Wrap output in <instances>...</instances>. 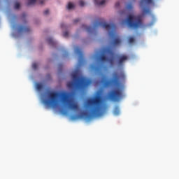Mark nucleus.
Wrapping results in <instances>:
<instances>
[{"label": "nucleus", "mask_w": 179, "mask_h": 179, "mask_svg": "<svg viewBox=\"0 0 179 179\" xmlns=\"http://www.w3.org/2000/svg\"><path fill=\"white\" fill-rule=\"evenodd\" d=\"M52 57H53V59H57L58 58V54L53 53Z\"/></svg>", "instance_id": "a878e982"}, {"label": "nucleus", "mask_w": 179, "mask_h": 179, "mask_svg": "<svg viewBox=\"0 0 179 179\" xmlns=\"http://www.w3.org/2000/svg\"><path fill=\"white\" fill-rule=\"evenodd\" d=\"M42 103L48 108L58 110L62 115H69L70 120H85L90 121L93 118L101 117L107 108L104 106L95 107L91 110H86L81 113H79L80 108L76 99H71L69 102H61V92L57 90H51L46 88L42 94Z\"/></svg>", "instance_id": "f03ea898"}, {"label": "nucleus", "mask_w": 179, "mask_h": 179, "mask_svg": "<svg viewBox=\"0 0 179 179\" xmlns=\"http://www.w3.org/2000/svg\"><path fill=\"white\" fill-rule=\"evenodd\" d=\"M45 80H46V82H51V80H52V78L51 77V74L48 73L45 76Z\"/></svg>", "instance_id": "dca6fc26"}, {"label": "nucleus", "mask_w": 179, "mask_h": 179, "mask_svg": "<svg viewBox=\"0 0 179 179\" xmlns=\"http://www.w3.org/2000/svg\"><path fill=\"white\" fill-rule=\"evenodd\" d=\"M73 8H75V4L72 3L71 2L69 3L67 5V9L69 10H71V9H73Z\"/></svg>", "instance_id": "2eb2a0df"}, {"label": "nucleus", "mask_w": 179, "mask_h": 179, "mask_svg": "<svg viewBox=\"0 0 179 179\" xmlns=\"http://www.w3.org/2000/svg\"><path fill=\"white\" fill-rule=\"evenodd\" d=\"M120 24L124 27H127L130 30H138L140 27H143L142 17L135 16L128 14L124 18L120 20Z\"/></svg>", "instance_id": "20e7f679"}, {"label": "nucleus", "mask_w": 179, "mask_h": 179, "mask_svg": "<svg viewBox=\"0 0 179 179\" xmlns=\"http://www.w3.org/2000/svg\"><path fill=\"white\" fill-rule=\"evenodd\" d=\"M60 27H61V29H68V26H66L64 23H61Z\"/></svg>", "instance_id": "5701e85b"}, {"label": "nucleus", "mask_w": 179, "mask_h": 179, "mask_svg": "<svg viewBox=\"0 0 179 179\" xmlns=\"http://www.w3.org/2000/svg\"><path fill=\"white\" fill-rule=\"evenodd\" d=\"M22 31H24V33H29V31H30V28L20 25L17 27V31H13L11 34V36L13 38H19L20 37V33Z\"/></svg>", "instance_id": "423d86ee"}, {"label": "nucleus", "mask_w": 179, "mask_h": 179, "mask_svg": "<svg viewBox=\"0 0 179 179\" xmlns=\"http://www.w3.org/2000/svg\"><path fill=\"white\" fill-rule=\"evenodd\" d=\"M97 94H99V92H96Z\"/></svg>", "instance_id": "473e14b6"}, {"label": "nucleus", "mask_w": 179, "mask_h": 179, "mask_svg": "<svg viewBox=\"0 0 179 179\" xmlns=\"http://www.w3.org/2000/svg\"><path fill=\"white\" fill-rule=\"evenodd\" d=\"M62 36L65 38H68V37H69V32L68 31H65L63 32Z\"/></svg>", "instance_id": "6ab92c4d"}, {"label": "nucleus", "mask_w": 179, "mask_h": 179, "mask_svg": "<svg viewBox=\"0 0 179 179\" xmlns=\"http://www.w3.org/2000/svg\"><path fill=\"white\" fill-rule=\"evenodd\" d=\"M13 29H14L15 30L17 29V27L16 26V24L13 25Z\"/></svg>", "instance_id": "c85d7f7f"}, {"label": "nucleus", "mask_w": 179, "mask_h": 179, "mask_svg": "<svg viewBox=\"0 0 179 179\" xmlns=\"http://www.w3.org/2000/svg\"><path fill=\"white\" fill-rule=\"evenodd\" d=\"M22 19H26V13H23L22 14Z\"/></svg>", "instance_id": "cd10ccee"}, {"label": "nucleus", "mask_w": 179, "mask_h": 179, "mask_svg": "<svg viewBox=\"0 0 179 179\" xmlns=\"http://www.w3.org/2000/svg\"><path fill=\"white\" fill-rule=\"evenodd\" d=\"M50 68L48 66H45V69H48Z\"/></svg>", "instance_id": "7c9ffc66"}, {"label": "nucleus", "mask_w": 179, "mask_h": 179, "mask_svg": "<svg viewBox=\"0 0 179 179\" xmlns=\"http://www.w3.org/2000/svg\"><path fill=\"white\" fill-rule=\"evenodd\" d=\"M155 23H156V17H155V16H152L151 22L148 23L147 26L148 27H150V26H153Z\"/></svg>", "instance_id": "f8f14e48"}, {"label": "nucleus", "mask_w": 179, "mask_h": 179, "mask_svg": "<svg viewBox=\"0 0 179 179\" xmlns=\"http://www.w3.org/2000/svg\"><path fill=\"white\" fill-rule=\"evenodd\" d=\"M63 68H64V65L62 64V63L59 64V67H58L59 73H62Z\"/></svg>", "instance_id": "a211bd4d"}, {"label": "nucleus", "mask_w": 179, "mask_h": 179, "mask_svg": "<svg viewBox=\"0 0 179 179\" xmlns=\"http://www.w3.org/2000/svg\"><path fill=\"white\" fill-rule=\"evenodd\" d=\"M134 41H135V38L134 36H131L129 38V43L130 44H132V43H134Z\"/></svg>", "instance_id": "412c9836"}, {"label": "nucleus", "mask_w": 179, "mask_h": 179, "mask_svg": "<svg viewBox=\"0 0 179 179\" xmlns=\"http://www.w3.org/2000/svg\"><path fill=\"white\" fill-rule=\"evenodd\" d=\"M59 51H62V58H64V59H66V58H69V53L66 51V50H65V48L62 47L59 49Z\"/></svg>", "instance_id": "9d476101"}, {"label": "nucleus", "mask_w": 179, "mask_h": 179, "mask_svg": "<svg viewBox=\"0 0 179 179\" xmlns=\"http://www.w3.org/2000/svg\"><path fill=\"white\" fill-rule=\"evenodd\" d=\"M120 6H121V3H120V1H117L115 4V8H116V9H120Z\"/></svg>", "instance_id": "4be33fe9"}, {"label": "nucleus", "mask_w": 179, "mask_h": 179, "mask_svg": "<svg viewBox=\"0 0 179 179\" xmlns=\"http://www.w3.org/2000/svg\"><path fill=\"white\" fill-rule=\"evenodd\" d=\"M38 68V66L37 65V63L32 64V69L34 71H37V69Z\"/></svg>", "instance_id": "aec40b11"}, {"label": "nucleus", "mask_w": 179, "mask_h": 179, "mask_svg": "<svg viewBox=\"0 0 179 179\" xmlns=\"http://www.w3.org/2000/svg\"><path fill=\"white\" fill-rule=\"evenodd\" d=\"M126 9L127 10H132V9H134V6H132V3H128L126 6Z\"/></svg>", "instance_id": "4468645a"}, {"label": "nucleus", "mask_w": 179, "mask_h": 179, "mask_svg": "<svg viewBox=\"0 0 179 179\" xmlns=\"http://www.w3.org/2000/svg\"><path fill=\"white\" fill-rule=\"evenodd\" d=\"M76 55L78 56V63L76 70L71 73V80L67 82L66 87L71 93H77L80 100H83L85 97V92L90 85H92V79L83 76L80 73V67L85 65V59H83V53L79 48L75 49Z\"/></svg>", "instance_id": "7ed1b4c3"}, {"label": "nucleus", "mask_w": 179, "mask_h": 179, "mask_svg": "<svg viewBox=\"0 0 179 179\" xmlns=\"http://www.w3.org/2000/svg\"><path fill=\"white\" fill-rule=\"evenodd\" d=\"M35 89L37 92H43V90L45 89V85L43 83H36Z\"/></svg>", "instance_id": "6e6552de"}, {"label": "nucleus", "mask_w": 179, "mask_h": 179, "mask_svg": "<svg viewBox=\"0 0 179 179\" xmlns=\"http://www.w3.org/2000/svg\"><path fill=\"white\" fill-rule=\"evenodd\" d=\"M99 27L107 29L108 36L110 38V46L103 47L96 51L93 55L94 62L90 65V70L96 76H99L98 83L101 86H105V87L115 86V87L110 88L108 96L110 101L117 103L122 99V90L124 89V86L120 83V75L118 73L114 72L112 77H108L106 76L104 72L108 69L107 64L109 65L110 68L113 67L115 59H117V64L121 66L124 61L128 59V57L127 55L118 56L114 52V48L121 43V40L115 34V24L114 23L108 24L104 21L96 20L92 27L85 24L81 25V28L89 34H94Z\"/></svg>", "instance_id": "f257e3e1"}, {"label": "nucleus", "mask_w": 179, "mask_h": 179, "mask_svg": "<svg viewBox=\"0 0 179 179\" xmlns=\"http://www.w3.org/2000/svg\"><path fill=\"white\" fill-rule=\"evenodd\" d=\"M78 22H80V19L76 18V19L73 20L74 24H76V23H78Z\"/></svg>", "instance_id": "393cba45"}, {"label": "nucleus", "mask_w": 179, "mask_h": 179, "mask_svg": "<svg viewBox=\"0 0 179 179\" xmlns=\"http://www.w3.org/2000/svg\"><path fill=\"white\" fill-rule=\"evenodd\" d=\"M153 0H141L139 2L140 8H142V13L143 15H149L150 13V8L148 5H150Z\"/></svg>", "instance_id": "39448f33"}, {"label": "nucleus", "mask_w": 179, "mask_h": 179, "mask_svg": "<svg viewBox=\"0 0 179 179\" xmlns=\"http://www.w3.org/2000/svg\"><path fill=\"white\" fill-rule=\"evenodd\" d=\"M48 62H52V58L48 59Z\"/></svg>", "instance_id": "c756f323"}, {"label": "nucleus", "mask_w": 179, "mask_h": 179, "mask_svg": "<svg viewBox=\"0 0 179 179\" xmlns=\"http://www.w3.org/2000/svg\"><path fill=\"white\" fill-rule=\"evenodd\" d=\"M37 0H28L27 3V6H31V5H36Z\"/></svg>", "instance_id": "ddd939ff"}, {"label": "nucleus", "mask_w": 179, "mask_h": 179, "mask_svg": "<svg viewBox=\"0 0 179 179\" xmlns=\"http://www.w3.org/2000/svg\"><path fill=\"white\" fill-rule=\"evenodd\" d=\"M48 13H50V11H49L48 10H45L43 12V15H48Z\"/></svg>", "instance_id": "bb28decb"}, {"label": "nucleus", "mask_w": 179, "mask_h": 179, "mask_svg": "<svg viewBox=\"0 0 179 179\" xmlns=\"http://www.w3.org/2000/svg\"><path fill=\"white\" fill-rule=\"evenodd\" d=\"M46 41L50 47H52L53 48H57L58 41H54V38H52V37L47 38Z\"/></svg>", "instance_id": "0eeeda50"}, {"label": "nucleus", "mask_w": 179, "mask_h": 179, "mask_svg": "<svg viewBox=\"0 0 179 179\" xmlns=\"http://www.w3.org/2000/svg\"><path fill=\"white\" fill-rule=\"evenodd\" d=\"M113 114L115 115V117H118L120 114H121V110H120V106L115 105L113 110Z\"/></svg>", "instance_id": "1a4fd4ad"}, {"label": "nucleus", "mask_w": 179, "mask_h": 179, "mask_svg": "<svg viewBox=\"0 0 179 179\" xmlns=\"http://www.w3.org/2000/svg\"><path fill=\"white\" fill-rule=\"evenodd\" d=\"M41 5H43V3H44V1H41Z\"/></svg>", "instance_id": "2f4dec72"}, {"label": "nucleus", "mask_w": 179, "mask_h": 179, "mask_svg": "<svg viewBox=\"0 0 179 179\" xmlns=\"http://www.w3.org/2000/svg\"><path fill=\"white\" fill-rule=\"evenodd\" d=\"M133 1H135V0H133Z\"/></svg>", "instance_id": "72a5a7b5"}, {"label": "nucleus", "mask_w": 179, "mask_h": 179, "mask_svg": "<svg viewBox=\"0 0 179 179\" xmlns=\"http://www.w3.org/2000/svg\"><path fill=\"white\" fill-rule=\"evenodd\" d=\"M94 2L95 3V5H98V6H101V5H104V3H106V0H94Z\"/></svg>", "instance_id": "9b49d317"}, {"label": "nucleus", "mask_w": 179, "mask_h": 179, "mask_svg": "<svg viewBox=\"0 0 179 179\" xmlns=\"http://www.w3.org/2000/svg\"><path fill=\"white\" fill-rule=\"evenodd\" d=\"M20 6H21L20 3H19L18 1H15L14 3L15 9H20Z\"/></svg>", "instance_id": "f3484780"}, {"label": "nucleus", "mask_w": 179, "mask_h": 179, "mask_svg": "<svg viewBox=\"0 0 179 179\" xmlns=\"http://www.w3.org/2000/svg\"><path fill=\"white\" fill-rule=\"evenodd\" d=\"M79 5L80 6H81V8H83V6H85V1H83V0H80L79 1Z\"/></svg>", "instance_id": "b1692460"}]
</instances>
